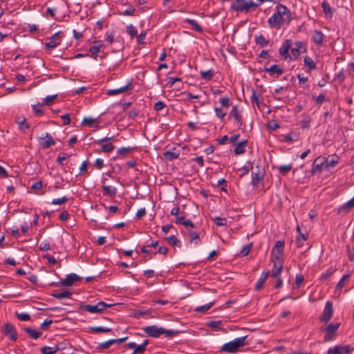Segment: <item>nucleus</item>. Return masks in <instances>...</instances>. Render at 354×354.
Wrapping results in <instances>:
<instances>
[{"instance_id": "obj_6", "label": "nucleus", "mask_w": 354, "mask_h": 354, "mask_svg": "<svg viewBox=\"0 0 354 354\" xmlns=\"http://www.w3.org/2000/svg\"><path fill=\"white\" fill-rule=\"evenodd\" d=\"M354 351L349 345H337L333 348H330L327 354H351Z\"/></svg>"}, {"instance_id": "obj_53", "label": "nucleus", "mask_w": 354, "mask_h": 354, "mask_svg": "<svg viewBox=\"0 0 354 354\" xmlns=\"http://www.w3.org/2000/svg\"><path fill=\"white\" fill-rule=\"evenodd\" d=\"M127 29L128 34L131 36V38L137 36V29L132 24L127 26Z\"/></svg>"}, {"instance_id": "obj_5", "label": "nucleus", "mask_w": 354, "mask_h": 354, "mask_svg": "<svg viewBox=\"0 0 354 354\" xmlns=\"http://www.w3.org/2000/svg\"><path fill=\"white\" fill-rule=\"evenodd\" d=\"M1 332L11 341H16L18 339V333L15 326L9 322L4 324Z\"/></svg>"}, {"instance_id": "obj_14", "label": "nucleus", "mask_w": 354, "mask_h": 354, "mask_svg": "<svg viewBox=\"0 0 354 354\" xmlns=\"http://www.w3.org/2000/svg\"><path fill=\"white\" fill-rule=\"evenodd\" d=\"M81 279L77 274L71 273L68 274L64 279H62L61 284L64 286H71L75 282L80 281Z\"/></svg>"}, {"instance_id": "obj_49", "label": "nucleus", "mask_w": 354, "mask_h": 354, "mask_svg": "<svg viewBox=\"0 0 354 354\" xmlns=\"http://www.w3.org/2000/svg\"><path fill=\"white\" fill-rule=\"evenodd\" d=\"M113 344H114V341H113L112 339H109L105 342L100 343L98 345L97 348L100 349V350L108 349Z\"/></svg>"}, {"instance_id": "obj_47", "label": "nucleus", "mask_w": 354, "mask_h": 354, "mask_svg": "<svg viewBox=\"0 0 354 354\" xmlns=\"http://www.w3.org/2000/svg\"><path fill=\"white\" fill-rule=\"evenodd\" d=\"M351 276L350 273H348L346 274H344L342 279L339 280V281L336 285V289L337 290H341L344 286V281L348 279V277Z\"/></svg>"}, {"instance_id": "obj_46", "label": "nucleus", "mask_w": 354, "mask_h": 354, "mask_svg": "<svg viewBox=\"0 0 354 354\" xmlns=\"http://www.w3.org/2000/svg\"><path fill=\"white\" fill-rule=\"evenodd\" d=\"M252 243L244 245L242 248V249H241V250L240 252V255L241 257L247 256L250 253V252L251 250V248H252Z\"/></svg>"}, {"instance_id": "obj_33", "label": "nucleus", "mask_w": 354, "mask_h": 354, "mask_svg": "<svg viewBox=\"0 0 354 354\" xmlns=\"http://www.w3.org/2000/svg\"><path fill=\"white\" fill-rule=\"evenodd\" d=\"M73 293L71 291L66 290L62 292H53L51 295L57 299L71 298Z\"/></svg>"}, {"instance_id": "obj_26", "label": "nucleus", "mask_w": 354, "mask_h": 354, "mask_svg": "<svg viewBox=\"0 0 354 354\" xmlns=\"http://www.w3.org/2000/svg\"><path fill=\"white\" fill-rule=\"evenodd\" d=\"M24 330L32 339H38L42 335L41 332L38 331L35 329H32L31 328L26 327L24 328Z\"/></svg>"}, {"instance_id": "obj_42", "label": "nucleus", "mask_w": 354, "mask_h": 354, "mask_svg": "<svg viewBox=\"0 0 354 354\" xmlns=\"http://www.w3.org/2000/svg\"><path fill=\"white\" fill-rule=\"evenodd\" d=\"M311 118L309 115H304V118L301 120L300 124L303 129H308L310 127Z\"/></svg>"}, {"instance_id": "obj_36", "label": "nucleus", "mask_w": 354, "mask_h": 354, "mask_svg": "<svg viewBox=\"0 0 354 354\" xmlns=\"http://www.w3.org/2000/svg\"><path fill=\"white\" fill-rule=\"evenodd\" d=\"M255 41L261 47H263L269 44V40L266 39L262 35L255 36Z\"/></svg>"}, {"instance_id": "obj_10", "label": "nucleus", "mask_w": 354, "mask_h": 354, "mask_svg": "<svg viewBox=\"0 0 354 354\" xmlns=\"http://www.w3.org/2000/svg\"><path fill=\"white\" fill-rule=\"evenodd\" d=\"M230 9L234 11L248 12L247 0H235L230 6Z\"/></svg>"}, {"instance_id": "obj_40", "label": "nucleus", "mask_w": 354, "mask_h": 354, "mask_svg": "<svg viewBox=\"0 0 354 354\" xmlns=\"http://www.w3.org/2000/svg\"><path fill=\"white\" fill-rule=\"evenodd\" d=\"M297 230L299 233L297 236V247H301L303 245L302 241H306L307 238L304 234H302L301 232V230H300V228L299 226H297Z\"/></svg>"}, {"instance_id": "obj_11", "label": "nucleus", "mask_w": 354, "mask_h": 354, "mask_svg": "<svg viewBox=\"0 0 354 354\" xmlns=\"http://www.w3.org/2000/svg\"><path fill=\"white\" fill-rule=\"evenodd\" d=\"M60 32L55 33L48 42H46L45 46L47 50H53L56 48L61 43Z\"/></svg>"}, {"instance_id": "obj_54", "label": "nucleus", "mask_w": 354, "mask_h": 354, "mask_svg": "<svg viewBox=\"0 0 354 354\" xmlns=\"http://www.w3.org/2000/svg\"><path fill=\"white\" fill-rule=\"evenodd\" d=\"M260 93H259L256 90L252 89V95L251 97V102L252 104L256 103L257 106L259 104V97H260Z\"/></svg>"}, {"instance_id": "obj_61", "label": "nucleus", "mask_w": 354, "mask_h": 354, "mask_svg": "<svg viewBox=\"0 0 354 354\" xmlns=\"http://www.w3.org/2000/svg\"><path fill=\"white\" fill-rule=\"evenodd\" d=\"M69 156V155H67L65 153H61L58 155L56 162L58 165H63V161L66 160Z\"/></svg>"}, {"instance_id": "obj_34", "label": "nucleus", "mask_w": 354, "mask_h": 354, "mask_svg": "<svg viewBox=\"0 0 354 354\" xmlns=\"http://www.w3.org/2000/svg\"><path fill=\"white\" fill-rule=\"evenodd\" d=\"M322 8L323 9V12H324V14L329 17H332L333 16V12H332V9H331V7L329 5V3L325 1H324L322 3Z\"/></svg>"}, {"instance_id": "obj_17", "label": "nucleus", "mask_w": 354, "mask_h": 354, "mask_svg": "<svg viewBox=\"0 0 354 354\" xmlns=\"http://www.w3.org/2000/svg\"><path fill=\"white\" fill-rule=\"evenodd\" d=\"M230 116L233 117L234 120L238 124L239 128L241 129L243 125V122L242 120V115L238 111V106L235 105L232 107L230 113Z\"/></svg>"}, {"instance_id": "obj_58", "label": "nucleus", "mask_w": 354, "mask_h": 354, "mask_svg": "<svg viewBox=\"0 0 354 354\" xmlns=\"http://www.w3.org/2000/svg\"><path fill=\"white\" fill-rule=\"evenodd\" d=\"M337 161H338V158L337 157L333 158L330 161L326 159V162H325V164H326V169H329L330 168L333 167L336 165Z\"/></svg>"}, {"instance_id": "obj_37", "label": "nucleus", "mask_w": 354, "mask_h": 354, "mask_svg": "<svg viewBox=\"0 0 354 354\" xmlns=\"http://www.w3.org/2000/svg\"><path fill=\"white\" fill-rule=\"evenodd\" d=\"M153 313V310L149 308L145 310H137L134 313V317L139 318L140 316L144 315H151V317H154L153 315H151Z\"/></svg>"}, {"instance_id": "obj_21", "label": "nucleus", "mask_w": 354, "mask_h": 354, "mask_svg": "<svg viewBox=\"0 0 354 354\" xmlns=\"http://www.w3.org/2000/svg\"><path fill=\"white\" fill-rule=\"evenodd\" d=\"M263 71L268 72L270 75L277 74L278 75H281L283 73V70L278 65L274 64L270 67H265L263 69Z\"/></svg>"}, {"instance_id": "obj_1", "label": "nucleus", "mask_w": 354, "mask_h": 354, "mask_svg": "<svg viewBox=\"0 0 354 354\" xmlns=\"http://www.w3.org/2000/svg\"><path fill=\"white\" fill-rule=\"evenodd\" d=\"M291 20L290 10L286 6L279 3L277 6V12L268 19V22L271 28L279 29L285 22L289 24Z\"/></svg>"}, {"instance_id": "obj_29", "label": "nucleus", "mask_w": 354, "mask_h": 354, "mask_svg": "<svg viewBox=\"0 0 354 354\" xmlns=\"http://www.w3.org/2000/svg\"><path fill=\"white\" fill-rule=\"evenodd\" d=\"M353 207H354V196L351 200H349L348 201H347L346 203H345L344 204L341 205L338 209V212L341 213L342 212H347V211L350 210Z\"/></svg>"}, {"instance_id": "obj_64", "label": "nucleus", "mask_w": 354, "mask_h": 354, "mask_svg": "<svg viewBox=\"0 0 354 354\" xmlns=\"http://www.w3.org/2000/svg\"><path fill=\"white\" fill-rule=\"evenodd\" d=\"M17 317L21 321H28L30 319V315L26 313H17Z\"/></svg>"}, {"instance_id": "obj_44", "label": "nucleus", "mask_w": 354, "mask_h": 354, "mask_svg": "<svg viewBox=\"0 0 354 354\" xmlns=\"http://www.w3.org/2000/svg\"><path fill=\"white\" fill-rule=\"evenodd\" d=\"M292 165H281L278 167V170L281 175H286L292 169Z\"/></svg>"}, {"instance_id": "obj_59", "label": "nucleus", "mask_w": 354, "mask_h": 354, "mask_svg": "<svg viewBox=\"0 0 354 354\" xmlns=\"http://www.w3.org/2000/svg\"><path fill=\"white\" fill-rule=\"evenodd\" d=\"M221 325V321H210L207 323V326L213 328H220Z\"/></svg>"}, {"instance_id": "obj_48", "label": "nucleus", "mask_w": 354, "mask_h": 354, "mask_svg": "<svg viewBox=\"0 0 354 354\" xmlns=\"http://www.w3.org/2000/svg\"><path fill=\"white\" fill-rule=\"evenodd\" d=\"M90 330L95 332V333H107L110 332L111 330V328H105L102 326H95V327H91Z\"/></svg>"}, {"instance_id": "obj_20", "label": "nucleus", "mask_w": 354, "mask_h": 354, "mask_svg": "<svg viewBox=\"0 0 354 354\" xmlns=\"http://www.w3.org/2000/svg\"><path fill=\"white\" fill-rule=\"evenodd\" d=\"M127 347L129 348H133V351L132 354H142L146 351V348L144 347V345H137L134 342H129L127 344Z\"/></svg>"}, {"instance_id": "obj_8", "label": "nucleus", "mask_w": 354, "mask_h": 354, "mask_svg": "<svg viewBox=\"0 0 354 354\" xmlns=\"http://www.w3.org/2000/svg\"><path fill=\"white\" fill-rule=\"evenodd\" d=\"M339 326V324L330 323L326 328L322 329V331H325L326 333L324 336L325 342L330 341L335 337Z\"/></svg>"}, {"instance_id": "obj_7", "label": "nucleus", "mask_w": 354, "mask_h": 354, "mask_svg": "<svg viewBox=\"0 0 354 354\" xmlns=\"http://www.w3.org/2000/svg\"><path fill=\"white\" fill-rule=\"evenodd\" d=\"M333 315V303L330 301H328L326 303L324 311L322 315L319 316V320L323 322H328L332 317Z\"/></svg>"}, {"instance_id": "obj_2", "label": "nucleus", "mask_w": 354, "mask_h": 354, "mask_svg": "<svg viewBox=\"0 0 354 354\" xmlns=\"http://www.w3.org/2000/svg\"><path fill=\"white\" fill-rule=\"evenodd\" d=\"M247 336L238 337L232 342L224 344L221 347V351L227 352L230 353H235L241 347L248 345V342L246 341Z\"/></svg>"}, {"instance_id": "obj_57", "label": "nucleus", "mask_w": 354, "mask_h": 354, "mask_svg": "<svg viewBox=\"0 0 354 354\" xmlns=\"http://www.w3.org/2000/svg\"><path fill=\"white\" fill-rule=\"evenodd\" d=\"M68 201V198L66 196H63L62 198H55L52 201L51 203L53 205H62L66 203Z\"/></svg>"}, {"instance_id": "obj_24", "label": "nucleus", "mask_w": 354, "mask_h": 354, "mask_svg": "<svg viewBox=\"0 0 354 354\" xmlns=\"http://www.w3.org/2000/svg\"><path fill=\"white\" fill-rule=\"evenodd\" d=\"M98 123L99 122L97 121V118H85L81 124L82 126H88L90 127H95L96 128H98L99 126H98Z\"/></svg>"}, {"instance_id": "obj_27", "label": "nucleus", "mask_w": 354, "mask_h": 354, "mask_svg": "<svg viewBox=\"0 0 354 354\" xmlns=\"http://www.w3.org/2000/svg\"><path fill=\"white\" fill-rule=\"evenodd\" d=\"M188 234L191 243H194L195 245H198L201 243V239L198 232L193 231L191 229H188Z\"/></svg>"}, {"instance_id": "obj_38", "label": "nucleus", "mask_w": 354, "mask_h": 354, "mask_svg": "<svg viewBox=\"0 0 354 354\" xmlns=\"http://www.w3.org/2000/svg\"><path fill=\"white\" fill-rule=\"evenodd\" d=\"M114 149H115V146L112 143H111V142L105 143V144L102 145V147H101L100 149L98 151V152L102 151V152H104V153H109V152L113 151Z\"/></svg>"}, {"instance_id": "obj_32", "label": "nucleus", "mask_w": 354, "mask_h": 354, "mask_svg": "<svg viewBox=\"0 0 354 354\" xmlns=\"http://www.w3.org/2000/svg\"><path fill=\"white\" fill-rule=\"evenodd\" d=\"M185 22L192 26V30L198 32H203V28L194 19H186Z\"/></svg>"}, {"instance_id": "obj_51", "label": "nucleus", "mask_w": 354, "mask_h": 354, "mask_svg": "<svg viewBox=\"0 0 354 354\" xmlns=\"http://www.w3.org/2000/svg\"><path fill=\"white\" fill-rule=\"evenodd\" d=\"M213 221L214 223L217 225V226H224V225H226V218H221V217H219V216H216L215 218H213Z\"/></svg>"}, {"instance_id": "obj_56", "label": "nucleus", "mask_w": 354, "mask_h": 354, "mask_svg": "<svg viewBox=\"0 0 354 354\" xmlns=\"http://www.w3.org/2000/svg\"><path fill=\"white\" fill-rule=\"evenodd\" d=\"M57 95H48L44 99L43 104L47 106H50L53 100L57 97Z\"/></svg>"}, {"instance_id": "obj_63", "label": "nucleus", "mask_w": 354, "mask_h": 354, "mask_svg": "<svg viewBox=\"0 0 354 354\" xmlns=\"http://www.w3.org/2000/svg\"><path fill=\"white\" fill-rule=\"evenodd\" d=\"M346 252L348 255V259L351 261H354V246L351 248L349 245L346 246Z\"/></svg>"}, {"instance_id": "obj_16", "label": "nucleus", "mask_w": 354, "mask_h": 354, "mask_svg": "<svg viewBox=\"0 0 354 354\" xmlns=\"http://www.w3.org/2000/svg\"><path fill=\"white\" fill-rule=\"evenodd\" d=\"M265 176V171H260L258 169L257 171H252V185L254 187L257 186L258 183L260 181L263 180Z\"/></svg>"}, {"instance_id": "obj_30", "label": "nucleus", "mask_w": 354, "mask_h": 354, "mask_svg": "<svg viewBox=\"0 0 354 354\" xmlns=\"http://www.w3.org/2000/svg\"><path fill=\"white\" fill-rule=\"evenodd\" d=\"M323 33L320 30H315L313 34V41L317 45H321L323 42Z\"/></svg>"}, {"instance_id": "obj_50", "label": "nucleus", "mask_w": 354, "mask_h": 354, "mask_svg": "<svg viewBox=\"0 0 354 354\" xmlns=\"http://www.w3.org/2000/svg\"><path fill=\"white\" fill-rule=\"evenodd\" d=\"M335 270L333 268H329L326 272L322 274V275L319 277L320 280H324L330 277L334 272Z\"/></svg>"}, {"instance_id": "obj_31", "label": "nucleus", "mask_w": 354, "mask_h": 354, "mask_svg": "<svg viewBox=\"0 0 354 354\" xmlns=\"http://www.w3.org/2000/svg\"><path fill=\"white\" fill-rule=\"evenodd\" d=\"M200 75L201 79L203 80L209 81L213 78L214 73L213 70L210 69L207 71H201Z\"/></svg>"}, {"instance_id": "obj_23", "label": "nucleus", "mask_w": 354, "mask_h": 354, "mask_svg": "<svg viewBox=\"0 0 354 354\" xmlns=\"http://www.w3.org/2000/svg\"><path fill=\"white\" fill-rule=\"evenodd\" d=\"M248 144V140H245L242 142H239L234 150V153L235 155H241V154H243L245 153V147Z\"/></svg>"}, {"instance_id": "obj_39", "label": "nucleus", "mask_w": 354, "mask_h": 354, "mask_svg": "<svg viewBox=\"0 0 354 354\" xmlns=\"http://www.w3.org/2000/svg\"><path fill=\"white\" fill-rule=\"evenodd\" d=\"M214 305V301H212V302H209L205 305L196 307L195 309V311L201 312V313H205Z\"/></svg>"}, {"instance_id": "obj_22", "label": "nucleus", "mask_w": 354, "mask_h": 354, "mask_svg": "<svg viewBox=\"0 0 354 354\" xmlns=\"http://www.w3.org/2000/svg\"><path fill=\"white\" fill-rule=\"evenodd\" d=\"M102 193H103L104 196L113 197L117 194V189L115 187H111V186L103 185L102 186Z\"/></svg>"}, {"instance_id": "obj_19", "label": "nucleus", "mask_w": 354, "mask_h": 354, "mask_svg": "<svg viewBox=\"0 0 354 354\" xmlns=\"http://www.w3.org/2000/svg\"><path fill=\"white\" fill-rule=\"evenodd\" d=\"M179 155L180 151L175 147L171 151H166L163 153L165 159L169 161L178 158Z\"/></svg>"}, {"instance_id": "obj_45", "label": "nucleus", "mask_w": 354, "mask_h": 354, "mask_svg": "<svg viewBox=\"0 0 354 354\" xmlns=\"http://www.w3.org/2000/svg\"><path fill=\"white\" fill-rule=\"evenodd\" d=\"M162 335H165V337H169V338L173 337L174 336H175L176 335H177L179 333L177 330L165 329L164 328H162Z\"/></svg>"}, {"instance_id": "obj_3", "label": "nucleus", "mask_w": 354, "mask_h": 354, "mask_svg": "<svg viewBox=\"0 0 354 354\" xmlns=\"http://www.w3.org/2000/svg\"><path fill=\"white\" fill-rule=\"evenodd\" d=\"M114 304H106L104 301H99L95 305L85 304L82 305L80 309L83 311H87L91 313H99L106 309V308L111 307Z\"/></svg>"}, {"instance_id": "obj_62", "label": "nucleus", "mask_w": 354, "mask_h": 354, "mask_svg": "<svg viewBox=\"0 0 354 354\" xmlns=\"http://www.w3.org/2000/svg\"><path fill=\"white\" fill-rule=\"evenodd\" d=\"M220 103L223 108H227L230 105V100L228 97H223L220 99Z\"/></svg>"}, {"instance_id": "obj_35", "label": "nucleus", "mask_w": 354, "mask_h": 354, "mask_svg": "<svg viewBox=\"0 0 354 354\" xmlns=\"http://www.w3.org/2000/svg\"><path fill=\"white\" fill-rule=\"evenodd\" d=\"M304 65L308 68L310 71L314 70L316 68V64L313 60V59L308 56L304 57Z\"/></svg>"}, {"instance_id": "obj_52", "label": "nucleus", "mask_w": 354, "mask_h": 354, "mask_svg": "<svg viewBox=\"0 0 354 354\" xmlns=\"http://www.w3.org/2000/svg\"><path fill=\"white\" fill-rule=\"evenodd\" d=\"M32 110L36 115H41L43 114L42 104L37 103V104L32 105Z\"/></svg>"}, {"instance_id": "obj_13", "label": "nucleus", "mask_w": 354, "mask_h": 354, "mask_svg": "<svg viewBox=\"0 0 354 354\" xmlns=\"http://www.w3.org/2000/svg\"><path fill=\"white\" fill-rule=\"evenodd\" d=\"M292 45L291 39H286L283 44L279 48V53L281 56L285 57L286 59L289 58L291 59L290 55L288 54L289 49Z\"/></svg>"}, {"instance_id": "obj_18", "label": "nucleus", "mask_w": 354, "mask_h": 354, "mask_svg": "<svg viewBox=\"0 0 354 354\" xmlns=\"http://www.w3.org/2000/svg\"><path fill=\"white\" fill-rule=\"evenodd\" d=\"M272 261L273 263V268L271 272V276L272 277H278L283 270V261Z\"/></svg>"}, {"instance_id": "obj_55", "label": "nucleus", "mask_w": 354, "mask_h": 354, "mask_svg": "<svg viewBox=\"0 0 354 354\" xmlns=\"http://www.w3.org/2000/svg\"><path fill=\"white\" fill-rule=\"evenodd\" d=\"M99 47H97V46H92L89 48V53L91 54V57L94 58L95 59H97V55L100 52Z\"/></svg>"}, {"instance_id": "obj_4", "label": "nucleus", "mask_w": 354, "mask_h": 354, "mask_svg": "<svg viewBox=\"0 0 354 354\" xmlns=\"http://www.w3.org/2000/svg\"><path fill=\"white\" fill-rule=\"evenodd\" d=\"M284 243V241L281 240H278L275 242L271 252L272 261H283L282 257L283 255Z\"/></svg>"}, {"instance_id": "obj_28", "label": "nucleus", "mask_w": 354, "mask_h": 354, "mask_svg": "<svg viewBox=\"0 0 354 354\" xmlns=\"http://www.w3.org/2000/svg\"><path fill=\"white\" fill-rule=\"evenodd\" d=\"M15 122L19 125V128L21 130H26L30 128V125L26 123V120L25 118H21L20 116L15 117Z\"/></svg>"}, {"instance_id": "obj_43", "label": "nucleus", "mask_w": 354, "mask_h": 354, "mask_svg": "<svg viewBox=\"0 0 354 354\" xmlns=\"http://www.w3.org/2000/svg\"><path fill=\"white\" fill-rule=\"evenodd\" d=\"M56 352L55 346L50 347L46 346L41 348V353L42 354H55Z\"/></svg>"}, {"instance_id": "obj_12", "label": "nucleus", "mask_w": 354, "mask_h": 354, "mask_svg": "<svg viewBox=\"0 0 354 354\" xmlns=\"http://www.w3.org/2000/svg\"><path fill=\"white\" fill-rule=\"evenodd\" d=\"M144 331L150 337H159L162 335V327H157L156 325L148 326L143 328Z\"/></svg>"}, {"instance_id": "obj_15", "label": "nucleus", "mask_w": 354, "mask_h": 354, "mask_svg": "<svg viewBox=\"0 0 354 354\" xmlns=\"http://www.w3.org/2000/svg\"><path fill=\"white\" fill-rule=\"evenodd\" d=\"M39 141V145L44 149H48L51 146L55 145V141L53 139L52 136L48 133H46L45 138H40Z\"/></svg>"}, {"instance_id": "obj_60", "label": "nucleus", "mask_w": 354, "mask_h": 354, "mask_svg": "<svg viewBox=\"0 0 354 354\" xmlns=\"http://www.w3.org/2000/svg\"><path fill=\"white\" fill-rule=\"evenodd\" d=\"M136 147H122L119 149L117 151L118 154L125 156L127 153L131 152Z\"/></svg>"}, {"instance_id": "obj_9", "label": "nucleus", "mask_w": 354, "mask_h": 354, "mask_svg": "<svg viewBox=\"0 0 354 354\" xmlns=\"http://www.w3.org/2000/svg\"><path fill=\"white\" fill-rule=\"evenodd\" d=\"M326 158L322 156L317 157L313 163L311 174H315L317 172L320 173L322 170L323 166L324 165L326 167Z\"/></svg>"}, {"instance_id": "obj_25", "label": "nucleus", "mask_w": 354, "mask_h": 354, "mask_svg": "<svg viewBox=\"0 0 354 354\" xmlns=\"http://www.w3.org/2000/svg\"><path fill=\"white\" fill-rule=\"evenodd\" d=\"M131 84V82H129L127 85H125L124 86H122L121 88H116V89H109V90H108L106 93L109 95H118L119 93H124V92H125L126 91L128 90V88H129V87L130 86Z\"/></svg>"}, {"instance_id": "obj_41", "label": "nucleus", "mask_w": 354, "mask_h": 354, "mask_svg": "<svg viewBox=\"0 0 354 354\" xmlns=\"http://www.w3.org/2000/svg\"><path fill=\"white\" fill-rule=\"evenodd\" d=\"M165 239L167 240L171 245L180 247V241L176 238V236L171 235L168 237H165Z\"/></svg>"}]
</instances>
